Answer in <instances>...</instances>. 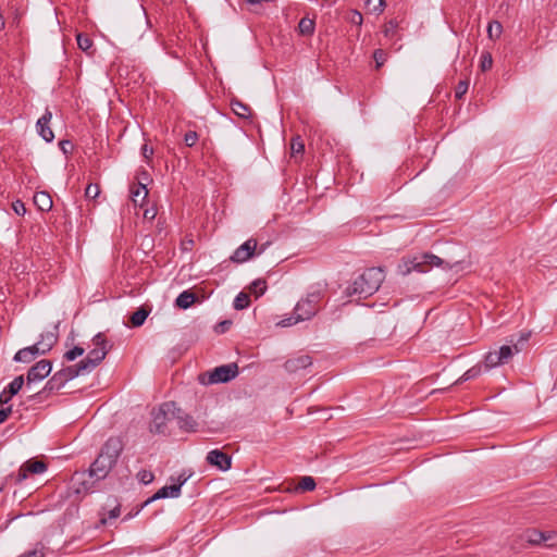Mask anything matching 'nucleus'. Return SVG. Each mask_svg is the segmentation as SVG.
Wrapping results in <instances>:
<instances>
[{"instance_id":"nucleus-27","label":"nucleus","mask_w":557,"mask_h":557,"mask_svg":"<svg viewBox=\"0 0 557 557\" xmlns=\"http://www.w3.org/2000/svg\"><path fill=\"white\" fill-rule=\"evenodd\" d=\"M500 364H504L503 361L500 360L497 351H488L485 356H484V360H483V367H484V370L485 371H488L497 366H500Z\"/></svg>"},{"instance_id":"nucleus-61","label":"nucleus","mask_w":557,"mask_h":557,"mask_svg":"<svg viewBox=\"0 0 557 557\" xmlns=\"http://www.w3.org/2000/svg\"><path fill=\"white\" fill-rule=\"evenodd\" d=\"M11 412H12V407L11 406L7 407V408H1L0 409V424L3 423L9 418Z\"/></svg>"},{"instance_id":"nucleus-31","label":"nucleus","mask_w":557,"mask_h":557,"mask_svg":"<svg viewBox=\"0 0 557 557\" xmlns=\"http://www.w3.org/2000/svg\"><path fill=\"white\" fill-rule=\"evenodd\" d=\"M268 288L267 281L264 278H257L255 280L250 286L249 290L255 294V296L258 298L262 296Z\"/></svg>"},{"instance_id":"nucleus-24","label":"nucleus","mask_w":557,"mask_h":557,"mask_svg":"<svg viewBox=\"0 0 557 557\" xmlns=\"http://www.w3.org/2000/svg\"><path fill=\"white\" fill-rule=\"evenodd\" d=\"M53 376L58 380L59 384L63 387L67 382L77 377L72 366L64 367L57 371Z\"/></svg>"},{"instance_id":"nucleus-15","label":"nucleus","mask_w":557,"mask_h":557,"mask_svg":"<svg viewBox=\"0 0 557 557\" xmlns=\"http://www.w3.org/2000/svg\"><path fill=\"white\" fill-rule=\"evenodd\" d=\"M312 364V358L309 355H302L296 358H290L285 361L284 368L289 373H296L299 370L307 369Z\"/></svg>"},{"instance_id":"nucleus-19","label":"nucleus","mask_w":557,"mask_h":557,"mask_svg":"<svg viewBox=\"0 0 557 557\" xmlns=\"http://www.w3.org/2000/svg\"><path fill=\"white\" fill-rule=\"evenodd\" d=\"M62 386L59 384L58 380L52 375L47 383L45 384L44 388L39 391L38 393L30 395L29 399H41L42 397H46L48 394H51L53 392L60 391Z\"/></svg>"},{"instance_id":"nucleus-22","label":"nucleus","mask_w":557,"mask_h":557,"mask_svg":"<svg viewBox=\"0 0 557 557\" xmlns=\"http://www.w3.org/2000/svg\"><path fill=\"white\" fill-rule=\"evenodd\" d=\"M150 308L147 306L139 307L135 312H133L129 317V324L133 327H139L141 326L148 315L150 314Z\"/></svg>"},{"instance_id":"nucleus-12","label":"nucleus","mask_w":557,"mask_h":557,"mask_svg":"<svg viewBox=\"0 0 557 557\" xmlns=\"http://www.w3.org/2000/svg\"><path fill=\"white\" fill-rule=\"evenodd\" d=\"M257 240L255 238H249L244 244H242L231 256V261L234 263H243L253 257L257 249Z\"/></svg>"},{"instance_id":"nucleus-42","label":"nucleus","mask_w":557,"mask_h":557,"mask_svg":"<svg viewBox=\"0 0 557 557\" xmlns=\"http://www.w3.org/2000/svg\"><path fill=\"white\" fill-rule=\"evenodd\" d=\"M301 321H306V320L305 319H300L299 318V312H296V310H295L294 311V315H290L288 318H285V319L281 320L277 323V325L282 326V327H287V326L295 325L296 323L301 322Z\"/></svg>"},{"instance_id":"nucleus-59","label":"nucleus","mask_w":557,"mask_h":557,"mask_svg":"<svg viewBox=\"0 0 557 557\" xmlns=\"http://www.w3.org/2000/svg\"><path fill=\"white\" fill-rule=\"evenodd\" d=\"M530 336H531V333H530V332H522V333L520 334V336H519V338H518L517 343H515L513 336H511V338H510V341H509V342H510L511 344H518V345H519L520 343L522 344V343L528 342V341H529V338H530Z\"/></svg>"},{"instance_id":"nucleus-46","label":"nucleus","mask_w":557,"mask_h":557,"mask_svg":"<svg viewBox=\"0 0 557 557\" xmlns=\"http://www.w3.org/2000/svg\"><path fill=\"white\" fill-rule=\"evenodd\" d=\"M198 134L197 132L195 131H188L185 135H184V143L187 147H194L196 145V143L198 141Z\"/></svg>"},{"instance_id":"nucleus-17","label":"nucleus","mask_w":557,"mask_h":557,"mask_svg":"<svg viewBox=\"0 0 557 557\" xmlns=\"http://www.w3.org/2000/svg\"><path fill=\"white\" fill-rule=\"evenodd\" d=\"M199 297L191 289L183 290L175 299V306L180 309L186 310L194 304L199 302Z\"/></svg>"},{"instance_id":"nucleus-47","label":"nucleus","mask_w":557,"mask_h":557,"mask_svg":"<svg viewBox=\"0 0 557 557\" xmlns=\"http://www.w3.org/2000/svg\"><path fill=\"white\" fill-rule=\"evenodd\" d=\"M26 348H27V350L29 351L30 355H34V360L38 356H45V355L48 354L47 349H44L38 342L36 344L32 345V346L26 347Z\"/></svg>"},{"instance_id":"nucleus-14","label":"nucleus","mask_w":557,"mask_h":557,"mask_svg":"<svg viewBox=\"0 0 557 557\" xmlns=\"http://www.w3.org/2000/svg\"><path fill=\"white\" fill-rule=\"evenodd\" d=\"M51 119H52V113L49 110H46V112L42 114V116L38 119L37 124H36L38 134L47 143H51L54 138V134L49 126Z\"/></svg>"},{"instance_id":"nucleus-40","label":"nucleus","mask_w":557,"mask_h":557,"mask_svg":"<svg viewBox=\"0 0 557 557\" xmlns=\"http://www.w3.org/2000/svg\"><path fill=\"white\" fill-rule=\"evenodd\" d=\"M366 4L368 9L375 14H381L386 7L385 0H367Z\"/></svg>"},{"instance_id":"nucleus-62","label":"nucleus","mask_w":557,"mask_h":557,"mask_svg":"<svg viewBox=\"0 0 557 557\" xmlns=\"http://www.w3.org/2000/svg\"><path fill=\"white\" fill-rule=\"evenodd\" d=\"M141 153H143V156H144V158H145L146 160H150V158H151V157H152V154H153V149H152V148H149L147 145H144V146L141 147Z\"/></svg>"},{"instance_id":"nucleus-6","label":"nucleus","mask_w":557,"mask_h":557,"mask_svg":"<svg viewBox=\"0 0 557 557\" xmlns=\"http://www.w3.org/2000/svg\"><path fill=\"white\" fill-rule=\"evenodd\" d=\"M47 469L48 465L45 461L37 458H30L20 467L16 475L14 476L15 484H21L29 474H40Z\"/></svg>"},{"instance_id":"nucleus-2","label":"nucleus","mask_w":557,"mask_h":557,"mask_svg":"<svg viewBox=\"0 0 557 557\" xmlns=\"http://www.w3.org/2000/svg\"><path fill=\"white\" fill-rule=\"evenodd\" d=\"M461 262V260H446L432 253H424L421 257H413L412 259L403 258L397 267V271L401 275H408L412 271L425 273L432 267H447L453 269Z\"/></svg>"},{"instance_id":"nucleus-64","label":"nucleus","mask_w":557,"mask_h":557,"mask_svg":"<svg viewBox=\"0 0 557 557\" xmlns=\"http://www.w3.org/2000/svg\"><path fill=\"white\" fill-rule=\"evenodd\" d=\"M12 397H13V396H10V395L8 394V392L4 389V391L0 394V406H3V405H5V404H8V403L11 400V398H12Z\"/></svg>"},{"instance_id":"nucleus-25","label":"nucleus","mask_w":557,"mask_h":557,"mask_svg":"<svg viewBox=\"0 0 557 557\" xmlns=\"http://www.w3.org/2000/svg\"><path fill=\"white\" fill-rule=\"evenodd\" d=\"M520 350H521V347H519L518 344H512V346L504 345L499 348L497 354H498L500 360L503 361V363H506L513 356V354H518V352H520Z\"/></svg>"},{"instance_id":"nucleus-58","label":"nucleus","mask_w":557,"mask_h":557,"mask_svg":"<svg viewBox=\"0 0 557 557\" xmlns=\"http://www.w3.org/2000/svg\"><path fill=\"white\" fill-rule=\"evenodd\" d=\"M349 21L351 24L360 26L362 24L363 17L360 12L355 10V11H351Z\"/></svg>"},{"instance_id":"nucleus-52","label":"nucleus","mask_w":557,"mask_h":557,"mask_svg":"<svg viewBox=\"0 0 557 557\" xmlns=\"http://www.w3.org/2000/svg\"><path fill=\"white\" fill-rule=\"evenodd\" d=\"M373 59L376 63V67H381L386 61V53L382 49H376L373 52Z\"/></svg>"},{"instance_id":"nucleus-23","label":"nucleus","mask_w":557,"mask_h":557,"mask_svg":"<svg viewBox=\"0 0 557 557\" xmlns=\"http://www.w3.org/2000/svg\"><path fill=\"white\" fill-rule=\"evenodd\" d=\"M148 196V189L145 184L138 183V185L131 188V197L135 206H143L144 201Z\"/></svg>"},{"instance_id":"nucleus-18","label":"nucleus","mask_w":557,"mask_h":557,"mask_svg":"<svg viewBox=\"0 0 557 557\" xmlns=\"http://www.w3.org/2000/svg\"><path fill=\"white\" fill-rule=\"evenodd\" d=\"M62 386L59 384L58 380L52 375L47 383L45 384L44 388L39 391L38 393L30 395L29 399H41L42 397H46L48 394H51L53 392L60 391Z\"/></svg>"},{"instance_id":"nucleus-34","label":"nucleus","mask_w":557,"mask_h":557,"mask_svg":"<svg viewBox=\"0 0 557 557\" xmlns=\"http://www.w3.org/2000/svg\"><path fill=\"white\" fill-rule=\"evenodd\" d=\"M91 342H92L95 348H99V349H102V350H108V352L112 348V345H109V342L107 341L106 335L103 333H101V332L97 333L92 337Z\"/></svg>"},{"instance_id":"nucleus-21","label":"nucleus","mask_w":557,"mask_h":557,"mask_svg":"<svg viewBox=\"0 0 557 557\" xmlns=\"http://www.w3.org/2000/svg\"><path fill=\"white\" fill-rule=\"evenodd\" d=\"M230 106L234 114H236L238 117L246 120L251 117L250 107L240 101L239 99L233 97L230 101Z\"/></svg>"},{"instance_id":"nucleus-39","label":"nucleus","mask_w":557,"mask_h":557,"mask_svg":"<svg viewBox=\"0 0 557 557\" xmlns=\"http://www.w3.org/2000/svg\"><path fill=\"white\" fill-rule=\"evenodd\" d=\"M15 362L29 363L34 361V355H30L26 347L16 351L13 357Z\"/></svg>"},{"instance_id":"nucleus-30","label":"nucleus","mask_w":557,"mask_h":557,"mask_svg":"<svg viewBox=\"0 0 557 557\" xmlns=\"http://www.w3.org/2000/svg\"><path fill=\"white\" fill-rule=\"evenodd\" d=\"M482 369H483V366L481 363H478L473 367H471L470 369H468L462 375L461 377H459L455 384H460L462 382H466V381H469V380H472V379H475L478 377L481 373H482Z\"/></svg>"},{"instance_id":"nucleus-63","label":"nucleus","mask_w":557,"mask_h":557,"mask_svg":"<svg viewBox=\"0 0 557 557\" xmlns=\"http://www.w3.org/2000/svg\"><path fill=\"white\" fill-rule=\"evenodd\" d=\"M121 513L120 505H116L114 508H112L109 511L108 518L109 519H116Z\"/></svg>"},{"instance_id":"nucleus-37","label":"nucleus","mask_w":557,"mask_h":557,"mask_svg":"<svg viewBox=\"0 0 557 557\" xmlns=\"http://www.w3.org/2000/svg\"><path fill=\"white\" fill-rule=\"evenodd\" d=\"M23 384H24V376L18 375L16 377H14V380L8 385L5 391L8 392V394L10 396H15L21 391Z\"/></svg>"},{"instance_id":"nucleus-54","label":"nucleus","mask_w":557,"mask_h":557,"mask_svg":"<svg viewBox=\"0 0 557 557\" xmlns=\"http://www.w3.org/2000/svg\"><path fill=\"white\" fill-rule=\"evenodd\" d=\"M139 481L144 484H149L153 481L154 475L150 471L143 470L138 473Z\"/></svg>"},{"instance_id":"nucleus-11","label":"nucleus","mask_w":557,"mask_h":557,"mask_svg":"<svg viewBox=\"0 0 557 557\" xmlns=\"http://www.w3.org/2000/svg\"><path fill=\"white\" fill-rule=\"evenodd\" d=\"M124 449V443L119 436L109 437L100 449V454L116 463L121 453Z\"/></svg>"},{"instance_id":"nucleus-20","label":"nucleus","mask_w":557,"mask_h":557,"mask_svg":"<svg viewBox=\"0 0 557 557\" xmlns=\"http://www.w3.org/2000/svg\"><path fill=\"white\" fill-rule=\"evenodd\" d=\"M34 205L38 210L48 212L52 209L53 202L51 196L47 191H37L34 195Z\"/></svg>"},{"instance_id":"nucleus-4","label":"nucleus","mask_w":557,"mask_h":557,"mask_svg":"<svg viewBox=\"0 0 557 557\" xmlns=\"http://www.w3.org/2000/svg\"><path fill=\"white\" fill-rule=\"evenodd\" d=\"M237 374L238 366L235 362H232L216 367L212 371L200 373L198 381L202 385L227 383L235 379Z\"/></svg>"},{"instance_id":"nucleus-35","label":"nucleus","mask_w":557,"mask_h":557,"mask_svg":"<svg viewBox=\"0 0 557 557\" xmlns=\"http://www.w3.org/2000/svg\"><path fill=\"white\" fill-rule=\"evenodd\" d=\"M503 33V26L498 21H492L487 26V36L490 39L495 40L500 37Z\"/></svg>"},{"instance_id":"nucleus-57","label":"nucleus","mask_w":557,"mask_h":557,"mask_svg":"<svg viewBox=\"0 0 557 557\" xmlns=\"http://www.w3.org/2000/svg\"><path fill=\"white\" fill-rule=\"evenodd\" d=\"M191 476V472L183 471L176 479V483L174 485H180V490L187 482V480Z\"/></svg>"},{"instance_id":"nucleus-26","label":"nucleus","mask_w":557,"mask_h":557,"mask_svg":"<svg viewBox=\"0 0 557 557\" xmlns=\"http://www.w3.org/2000/svg\"><path fill=\"white\" fill-rule=\"evenodd\" d=\"M315 29V23L313 20L305 16L298 23V32L302 36H312Z\"/></svg>"},{"instance_id":"nucleus-38","label":"nucleus","mask_w":557,"mask_h":557,"mask_svg":"<svg viewBox=\"0 0 557 557\" xmlns=\"http://www.w3.org/2000/svg\"><path fill=\"white\" fill-rule=\"evenodd\" d=\"M76 41H77L78 48L85 52H88L89 49L92 47V40L86 34H83V33L77 34Z\"/></svg>"},{"instance_id":"nucleus-32","label":"nucleus","mask_w":557,"mask_h":557,"mask_svg":"<svg viewBox=\"0 0 557 557\" xmlns=\"http://www.w3.org/2000/svg\"><path fill=\"white\" fill-rule=\"evenodd\" d=\"M290 150H292V156L293 157H297V156H302L304 152H305V144H304V140L301 139V137L299 135L295 136L292 138L290 140Z\"/></svg>"},{"instance_id":"nucleus-60","label":"nucleus","mask_w":557,"mask_h":557,"mask_svg":"<svg viewBox=\"0 0 557 557\" xmlns=\"http://www.w3.org/2000/svg\"><path fill=\"white\" fill-rule=\"evenodd\" d=\"M157 215V209L154 207L146 208L144 211V218L146 220H153Z\"/></svg>"},{"instance_id":"nucleus-41","label":"nucleus","mask_w":557,"mask_h":557,"mask_svg":"<svg viewBox=\"0 0 557 557\" xmlns=\"http://www.w3.org/2000/svg\"><path fill=\"white\" fill-rule=\"evenodd\" d=\"M317 486V483L312 476H302L298 484V488L305 492L313 491Z\"/></svg>"},{"instance_id":"nucleus-33","label":"nucleus","mask_w":557,"mask_h":557,"mask_svg":"<svg viewBox=\"0 0 557 557\" xmlns=\"http://www.w3.org/2000/svg\"><path fill=\"white\" fill-rule=\"evenodd\" d=\"M250 305V297L245 292H240L234 299L233 306L236 310H244Z\"/></svg>"},{"instance_id":"nucleus-55","label":"nucleus","mask_w":557,"mask_h":557,"mask_svg":"<svg viewBox=\"0 0 557 557\" xmlns=\"http://www.w3.org/2000/svg\"><path fill=\"white\" fill-rule=\"evenodd\" d=\"M231 325H232V321L231 320H223V321H221L220 323H218L215 325L214 331L216 333L222 334V333L227 332L230 330Z\"/></svg>"},{"instance_id":"nucleus-53","label":"nucleus","mask_w":557,"mask_h":557,"mask_svg":"<svg viewBox=\"0 0 557 557\" xmlns=\"http://www.w3.org/2000/svg\"><path fill=\"white\" fill-rule=\"evenodd\" d=\"M59 147L60 149L62 150V152L65 154V156H69L72 153L73 149H74V145L71 140L69 139H63L59 143Z\"/></svg>"},{"instance_id":"nucleus-1","label":"nucleus","mask_w":557,"mask_h":557,"mask_svg":"<svg viewBox=\"0 0 557 557\" xmlns=\"http://www.w3.org/2000/svg\"><path fill=\"white\" fill-rule=\"evenodd\" d=\"M385 278L382 268H369L346 288L345 294L348 297L354 295L359 298H368L372 296L381 286Z\"/></svg>"},{"instance_id":"nucleus-13","label":"nucleus","mask_w":557,"mask_h":557,"mask_svg":"<svg viewBox=\"0 0 557 557\" xmlns=\"http://www.w3.org/2000/svg\"><path fill=\"white\" fill-rule=\"evenodd\" d=\"M60 335V321L53 324L51 330L42 332L39 335L38 343L44 349H47V352H50L52 348L57 345Z\"/></svg>"},{"instance_id":"nucleus-50","label":"nucleus","mask_w":557,"mask_h":557,"mask_svg":"<svg viewBox=\"0 0 557 557\" xmlns=\"http://www.w3.org/2000/svg\"><path fill=\"white\" fill-rule=\"evenodd\" d=\"M171 420L175 419L180 422L184 414H187L183 409L176 406V403L173 401V408L169 411Z\"/></svg>"},{"instance_id":"nucleus-48","label":"nucleus","mask_w":557,"mask_h":557,"mask_svg":"<svg viewBox=\"0 0 557 557\" xmlns=\"http://www.w3.org/2000/svg\"><path fill=\"white\" fill-rule=\"evenodd\" d=\"M100 193V188L97 184H89L85 189V197L87 199H96Z\"/></svg>"},{"instance_id":"nucleus-10","label":"nucleus","mask_w":557,"mask_h":557,"mask_svg":"<svg viewBox=\"0 0 557 557\" xmlns=\"http://www.w3.org/2000/svg\"><path fill=\"white\" fill-rule=\"evenodd\" d=\"M206 461L220 471H227L232 467V456L221 449H212L207 454Z\"/></svg>"},{"instance_id":"nucleus-7","label":"nucleus","mask_w":557,"mask_h":557,"mask_svg":"<svg viewBox=\"0 0 557 557\" xmlns=\"http://www.w3.org/2000/svg\"><path fill=\"white\" fill-rule=\"evenodd\" d=\"M116 463L99 453L88 469V476L96 480H104Z\"/></svg>"},{"instance_id":"nucleus-8","label":"nucleus","mask_w":557,"mask_h":557,"mask_svg":"<svg viewBox=\"0 0 557 557\" xmlns=\"http://www.w3.org/2000/svg\"><path fill=\"white\" fill-rule=\"evenodd\" d=\"M101 480H96V478L90 479L87 472L75 473L73 476L74 492L76 494H90L95 493L98 490V484Z\"/></svg>"},{"instance_id":"nucleus-43","label":"nucleus","mask_w":557,"mask_h":557,"mask_svg":"<svg viewBox=\"0 0 557 557\" xmlns=\"http://www.w3.org/2000/svg\"><path fill=\"white\" fill-rule=\"evenodd\" d=\"M84 352H85V350L83 347L74 346L72 349L67 350L63 357L66 361H74L76 358L81 357Z\"/></svg>"},{"instance_id":"nucleus-9","label":"nucleus","mask_w":557,"mask_h":557,"mask_svg":"<svg viewBox=\"0 0 557 557\" xmlns=\"http://www.w3.org/2000/svg\"><path fill=\"white\" fill-rule=\"evenodd\" d=\"M52 370V362L47 359H42L36 362L33 367L27 371V386H29L34 382L41 381L46 379Z\"/></svg>"},{"instance_id":"nucleus-45","label":"nucleus","mask_w":557,"mask_h":557,"mask_svg":"<svg viewBox=\"0 0 557 557\" xmlns=\"http://www.w3.org/2000/svg\"><path fill=\"white\" fill-rule=\"evenodd\" d=\"M493 65V59H492V55L491 53L488 52H484L481 54V63H480V66H481V70L483 72L490 70Z\"/></svg>"},{"instance_id":"nucleus-16","label":"nucleus","mask_w":557,"mask_h":557,"mask_svg":"<svg viewBox=\"0 0 557 557\" xmlns=\"http://www.w3.org/2000/svg\"><path fill=\"white\" fill-rule=\"evenodd\" d=\"M181 495L180 485H165L158 490L151 497H149L145 503L144 506L162 498L173 497L176 498Z\"/></svg>"},{"instance_id":"nucleus-36","label":"nucleus","mask_w":557,"mask_h":557,"mask_svg":"<svg viewBox=\"0 0 557 557\" xmlns=\"http://www.w3.org/2000/svg\"><path fill=\"white\" fill-rule=\"evenodd\" d=\"M108 355V350H102V349H99V348H92L88 355H87V358L91 361H94V364H96V367H98L106 358V356Z\"/></svg>"},{"instance_id":"nucleus-5","label":"nucleus","mask_w":557,"mask_h":557,"mask_svg":"<svg viewBox=\"0 0 557 557\" xmlns=\"http://www.w3.org/2000/svg\"><path fill=\"white\" fill-rule=\"evenodd\" d=\"M173 408V401L161 404L157 409L151 412L152 420L149 425V431L152 434H169L168 422L171 421L169 411Z\"/></svg>"},{"instance_id":"nucleus-28","label":"nucleus","mask_w":557,"mask_h":557,"mask_svg":"<svg viewBox=\"0 0 557 557\" xmlns=\"http://www.w3.org/2000/svg\"><path fill=\"white\" fill-rule=\"evenodd\" d=\"M74 368L75 374L77 376L89 373L96 368V364H94V361L89 360L87 357L83 360H81L78 363L72 366Z\"/></svg>"},{"instance_id":"nucleus-44","label":"nucleus","mask_w":557,"mask_h":557,"mask_svg":"<svg viewBox=\"0 0 557 557\" xmlns=\"http://www.w3.org/2000/svg\"><path fill=\"white\" fill-rule=\"evenodd\" d=\"M469 82L468 81H460L456 88H455V97L456 99H461L466 92L468 91Z\"/></svg>"},{"instance_id":"nucleus-51","label":"nucleus","mask_w":557,"mask_h":557,"mask_svg":"<svg viewBox=\"0 0 557 557\" xmlns=\"http://www.w3.org/2000/svg\"><path fill=\"white\" fill-rule=\"evenodd\" d=\"M398 28V22L396 20H389L384 29L386 37H393Z\"/></svg>"},{"instance_id":"nucleus-49","label":"nucleus","mask_w":557,"mask_h":557,"mask_svg":"<svg viewBox=\"0 0 557 557\" xmlns=\"http://www.w3.org/2000/svg\"><path fill=\"white\" fill-rule=\"evenodd\" d=\"M547 537L544 535V533L532 530L529 534V542L532 544H541L542 542L546 541Z\"/></svg>"},{"instance_id":"nucleus-29","label":"nucleus","mask_w":557,"mask_h":557,"mask_svg":"<svg viewBox=\"0 0 557 557\" xmlns=\"http://www.w3.org/2000/svg\"><path fill=\"white\" fill-rule=\"evenodd\" d=\"M178 426L181 430L186 432H197L198 431V422L190 414H184L183 419L178 422Z\"/></svg>"},{"instance_id":"nucleus-56","label":"nucleus","mask_w":557,"mask_h":557,"mask_svg":"<svg viewBox=\"0 0 557 557\" xmlns=\"http://www.w3.org/2000/svg\"><path fill=\"white\" fill-rule=\"evenodd\" d=\"M12 209L17 215H24L26 212L25 205L22 200L17 199L12 203Z\"/></svg>"},{"instance_id":"nucleus-3","label":"nucleus","mask_w":557,"mask_h":557,"mask_svg":"<svg viewBox=\"0 0 557 557\" xmlns=\"http://www.w3.org/2000/svg\"><path fill=\"white\" fill-rule=\"evenodd\" d=\"M326 288V283L312 285L306 297L296 304V312H299L300 319L310 320L319 312V304L324 298Z\"/></svg>"}]
</instances>
